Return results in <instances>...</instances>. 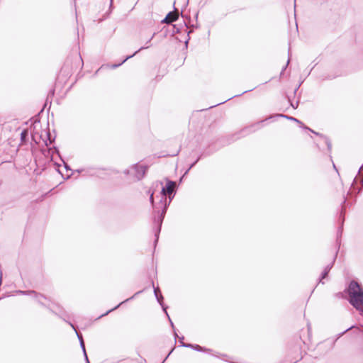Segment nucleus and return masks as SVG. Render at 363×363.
<instances>
[{
  "label": "nucleus",
  "instance_id": "obj_23",
  "mask_svg": "<svg viewBox=\"0 0 363 363\" xmlns=\"http://www.w3.org/2000/svg\"><path fill=\"white\" fill-rule=\"evenodd\" d=\"M64 72H67V65H66L61 69V73Z\"/></svg>",
  "mask_w": 363,
  "mask_h": 363
},
{
  "label": "nucleus",
  "instance_id": "obj_2",
  "mask_svg": "<svg viewBox=\"0 0 363 363\" xmlns=\"http://www.w3.org/2000/svg\"><path fill=\"white\" fill-rule=\"evenodd\" d=\"M347 293L350 296V303L357 310L363 311V289L356 281H351L349 284Z\"/></svg>",
  "mask_w": 363,
  "mask_h": 363
},
{
  "label": "nucleus",
  "instance_id": "obj_29",
  "mask_svg": "<svg viewBox=\"0 0 363 363\" xmlns=\"http://www.w3.org/2000/svg\"><path fill=\"white\" fill-rule=\"evenodd\" d=\"M200 159H201V156H199V157L196 158V160H194V162H195L196 163H197Z\"/></svg>",
  "mask_w": 363,
  "mask_h": 363
},
{
  "label": "nucleus",
  "instance_id": "obj_12",
  "mask_svg": "<svg viewBox=\"0 0 363 363\" xmlns=\"http://www.w3.org/2000/svg\"><path fill=\"white\" fill-rule=\"evenodd\" d=\"M165 313H166V314H167V317H168V318H169V320L170 321V323H171V325H172V328L174 329V337L176 339L178 337V335H177V332H176V330L174 329V324H173L172 321L171 320V319H170L167 312L166 311Z\"/></svg>",
  "mask_w": 363,
  "mask_h": 363
},
{
  "label": "nucleus",
  "instance_id": "obj_1",
  "mask_svg": "<svg viewBox=\"0 0 363 363\" xmlns=\"http://www.w3.org/2000/svg\"><path fill=\"white\" fill-rule=\"evenodd\" d=\"M176 187V182L172 181H167L165 186H162L158 195H155V192L150 193V201L152 206L154 214V223L156 225L155 230V242H157L159 234L161 229V225L166 213L167 206L171 203L174 196V189Z\"/></svg>",
  "mask_w": 363,
  "mask_h": 363
},
{
  "label": "nucleus",
  "instance_id": "obj_25",
  "mask_svg": "<svg viewBox=\"0 0 363 363\" xmlns=\"http://www.w3.org/2000/svg\"><path fill=\"white\" fill-rule=\"evenodd\" d=\"M354 328V326H350V328H348L347 329H346V330L342 333V334H343V333H346L347 331H348V330H351V329H352V328Z\"/></svg>",
  "mask_w": 363,
  "mask_h": 363
},
{
  "label": "nucleus",
  "instance_id": "obj_26",
  "mask_svg": "<svg viewBox=\"0 0 363 363\" xmlns=\"http://www.w3.org/2000/svg\"><path fill=\"white\" fill-rule=\"evenodd\" d=\"M230 99H231V98H230ZM228 100H229V99H228ZM228 101V99H227V100H225V101H223V102H220V103H218V105H219V104H223L224 102H225V101ZM217 106V104H216V105H214V106ZM211 107H213V106H212Z\"/></svg>",
  "mask_w": 363,
  "mask_h": 363
},
{
  "label": "nucleus",
  "instance_id": "obj_10",
  "mask_svg": "<svg viewBox=\"0 0 363 363\" xmlns=\"http://www.w3.org/2000/svg\"><path fill=\"white\" fill-rule=\"evenodd\" d=\"M194 350L198 351V352H211V350L207 349L205 347H203L199 345H194L193 347Z\"/></svg>",
  "mask_w": 363,
  "mask_h": 363
},
{
  "label": "nucleus",
  "instance_id": "obj_14",
  "mask_svg": "<svg viewBox=\"0 0 363 363\" xmlns=\"http://www.w3.org/2000/svg\"><path fill=\"white\" fill-rule=\"evenodd\" d=\"M194 345L189 344V343H184V342H182V345H180L181 347L191 348V349H193Z\"/></svg>",
  "mask_w": 363,
  "mask_h": 363
},
{
  "label": "nucleus",
  "instance_id": "obj_34",
  "mask_svg": "<svg viewBox=\"0 0 363 363\" xmlns=\"http://www.w3.org/2000/svg\"><path fill=\"white\" fill-rule=\"evenodd\" d=\"M22 137H24V133H21Z\"/></svg>",
  "mask_w": 363,
  "mask_h": 363
},
{
  "label": "nucleus",
  "instance_id": "obj_31",
  "mask_svg": "<svg viewBox=\"0 0 363 363\" xmlns=\"http://www.w3.org/2000/svg\"><path fill=\"white\" fill-rule=\"evenodd\" d=\"M172 351H170V352H169V353H168V354H167V356L166 357L165 359H167V358L170 355V354L172 353Z\"/></svg>",
  "mask_w": 363,
  "mask_h": 363
},
{
  "label": "nucleus",
  "instance_id": "obj_20",
  "mask_svg": "<svg viewBox=\"0 0 363 363\" xmlns=\"http://www.w3.org/2000/svg\"><path fill=\"white\" fill-rule=\"evenodd\" d=\"M196 163L195 162H192V164L189 166V167L186 171L185 174H186Z\"/></svg>",
  "mask_w": 363,
  "mask_h": 363
},
{
  "label": "nucleus",
  "instance_id": "obj_4",
  "mask_svg": "<svg viewBox=\"0 0 363 363\" xmlns=\"http://www.w3.org/2000/svg\"><path fill=\"white\" fill-rule=\"evenodd\" d=\"M274 117H277V118H279V117H280V118H287L288 120H290V121H295V122H296V123H299V124L302 125V123H301L299 120H298L297 118H294V117H292V116H286V115H284V114H276L275 116H270L269 117L265 119V121L269 120V119H271V118H274ZM264 121H264H259V122H257V123H254V124H252V125H250V126H248V127H246V128H245L242 130V131H243V132H246V131H247L248 133H252V132H255V131H256L257 130H258V129H259V128H261V126H262V125H261V124H262Z\"/></svg>",
  "mask_w": 363,
  "mask_h": 363
},
{
  "label": "nucleus",
  "instance_id": "obj_9",
  "mask_svg": "<svg viewBox=\"0 0 363 363\" xmlns=\"http://www.w3.org/2000/svg\"><path fill=\"white\" fill-rule=\"evenodd\" d=\"M332 267H333V263H330V264H328V265L325 267V269H324L323 272H322V274H321L320 279H319V283L324 284V282H323V281H322V280H323V279H325V278L328 276V273H329V272L330 271V269H331V268H332Z\"/></svg>",
  "mask_w": 363,
  "mask_h": 363
},
{
  "label": "nucleus",
  "instance_id": "obj_7",
  "mask_svg": "<svg viewBox=\"0 0 363 363\" xmlns=\"http://www.w3.org/2000/svg\"><path fill=\"white\" fill-rule=\"evenodd\" d=\"M178 18L177 12H169L166 17L162 21V23H170L175 21Z\"/></svg>",
  "mask_w": 363,
  "mask_h": 363
},
{
  "label": "nucleus",
  "instance_id": "obj_5",
  "mask_svg": "<svg viewBox=\"0 0 363 363\" xmlns=\"http://www.w3.org/2000/svg\"><path fill=\"white\" fill-rule=\"evenodd\" d=\"M155 35V33H153L152 34H150L149 36L147 37H145V35L143 33H142L140 35V40L141 41H145V45L144 46H142L140 47L138 50H136L133 55H128L123 60H122L121 62L118 63V64H116V65H113L111 66L112 68H116L118 67H119L120 65H121L122 64H123L126 60H128V59L133 57L135 55H136L138 52H139L140 51L143 50H145V49H147L149 48L150 47H151V41L154 38Z\"/></svg>",
  "mask_w": 363,
  "mask_h": 363
},
{
  "label": "nucleus",
  "instance_id": "obj_8",
  "mask_svg": "<svg viewBox=\"0 0 363 363\" xmlns=\"http://www.w3.org/2000/svg\"><path fill=\"white\" fill-rule=\"evenodd\" d=\"M141 292H142V291H138V292H137V293H135V294L132 297H130V298H127L126 300H125V301H123L121 302L119 304H118V305H117L116 306H115L114 308H111V309L108 310V311H106L105 313H104V314L101 315L98 318V319H99V318H101V317H104V316H105V315H108L109 313H111V312H112L113 311L116 310V308H118L119 306H121L123 303L127 302V301H130V300H131V299L134 298L135 296H137L138 294H140Z\"/></svg>",
  "mask_w": 363,
  "mask_h": 363
},
{
  "label": "nucleus",
  "instance_id": "obj_30",
  "mask_svg": "<svg viewBox=\"0 0 363 363\" xmlns=\"http://www.w3.org/2000/svg\"><path fill=\"white\" fill-rule=\"evenodd\" d=\"M69 74H71V70L69 69L67 70V75L68 76Z\"/></svg>",
  "mask_w": 363,
  "mask_h": 363
},
{
  "label": "nucleus",
  "instance_id": "obj_21",
  "mask_svg": "<svg viewBox=\"0 0 363 363\" xmlns=\"http://www.w3.org/2000/svg\"><path fill=\"white\" fill-rule=\"evenodd\" d=\"M86 363H90L86 352L83 353Z\"/></svg>",
  "mask_w": 363,
  "mask_h": 363
},
{
  "label": "nucleus",
  "instance_id": "obj_16",
  "mask_svg": "<svg viewBox=\"0 0 363 363\" xmlns=\"http://www.w3.org/2000/svg\"><path fill=\"white\" fill-rule=\"evenodd\" d=\"M52 152L53 151L51 150V148H49L48 150H47V155H46V157H47V159L50 157H51V160H52Z\"/></svg>",
  "mask_w": 363,
  "mask_h": 363
},
{
  "label": "nucleus",
  "instance_id": "obj_27",
  "mask_svg": "<svg viewBox=\"0 0 363 363\" xmlns=\"http://www.w3.org/2000/svg\"><path fill=\"white\" fill-rule=\"evenodd\" d=\"M184 337L182 336L181 337H179V342H180V344L182 345V342H184L183 340H184Z\"/></svg>",
  "mask_w": 363,
  "mask_h": 363
},
{
  "label": "nucleus",
  "instance_id": "obj_19",
  "mask_svg": "<svg viewBox=\"0 0 363 363\" xmlns=\"http://www.w3.org/2000/svg\"><path fill=\"white\" fill-rule=\"evenodd\" d=\"M55 169V164L50 162L48 164V165L47 166V169Z\"/></svg>",
  "mask_w": 363,
  "mask_h": 363
},
{
  "label": "nucleus",
  "instance_id": "obj_13",
  "mask_svg": "<svg viewBox=\"0 0 363 363\" xmlns=\"http://www.w3.org/2000/svg\"><path fill=\"white\" fill-rule=\"evenodd\" d=\"M324 140H325V144L328 146V150H330L331 147H332V145H331L330 140L328 138H324Z\"/></svg>",
  "mask_w": 363,
  "mask_h": 363
},
{
  "label": "nucleus",
  "instance_id": "obj_24",
  "mask_svg": "<svg viewBox=\"0 0 363 363\" xmlns=\"http://www.w3.org/2000/svg\"><path fill=\"white\" fill-rule=\"evenodd\" d=\"M306 129L309 130L310 131H311L312 133H313L314 134L317 135H320V134H319L318 133H316L313 130H312L311 129L308 128H306Z\"/></svg>",
  "mask_w": 363,
  "mask_h": 363
},
{
  "label": "nucleus",
  "instance_id": "obj_11",
  "mask_svg": "<svg viewBox=\"0 0 363 363\" xmlns=\"http://www.w3.org/2000/svg\"><path fill=\"white\" fill-rule=\"evenodd\" d=\"M68 323L73 328V330L75 331V333H76V334L77 335V337L79 339V343H81V341H84L82 335L77 332L75 326L72 323H70V322H69Z\"/></svg>",
  "mask_w": 363,
  "mask_h": 363
},
{
  "label": "nucleus",
  "instance_id": "obj_35",
  "mask_svg": "<svg viewBox=\"0 0 363 363\" xmlns=\"http://www.w3.org/2000/svg\"><path fill=\"white\" fill-rule=\"evenodd\" d=\"M335 259H333V262H332V263L333 264V262H335Z\"/></svg>",
  "mask_w": 363,
  "mask_h": 363
},
{
  "label": "nucleus",
  "instance_id": "obj_15",
  "mask_svg": "<svg viewBox=\"0 0 363 363\" xmlns=\"http://www.w3.org/2000/svg\"><path fill=\"white\" fill-rule=\"evenodd\" d=\"M46 137H47V140H49L50 143H51L52 141L55 140V138H52V135L49 131L47 132Z\"/></svg>",
  "mask_w": 363,
  "mask_h": 363
},
{
  "label": "nucleus",
  "instance_id": "obj_33",
  "mask_svg": "<svg viewBox=\"0 0 363 363\" xmlns=\"http://www.w3.org/2000/svg\"><path fill=\"white\" fill-rule=\"evenodd\" d=\"M247 91H248V90H247V91H244L242 94L246 93V92H247Z\"/></svg>",
  "mask_w": 363,
  "mask_h": 363
},
{
  "label": "nucleus",
  "instance_id": "obj_17",
  "mask_svg": "<svg viewBox=\"0 0 363 363\" xmlns=\"http://www.w3.org/2000/svg\"><path fill=\"white\" fill-rule=\"evenodd\" d=\"M289 101L290 102V104L291 106L294 108H297L298 106V102L296 101V103H293L291 101V99L289 97Z\"/></svg>",
  "mask_w": 363,
  "mask_h": 363
},
{
  "label": "nucleus",
  "instance_id": "obj_6",
  "mask_svg": "<svg viewBox=\"0 0 363 363\" xmlns=\"http://www.w3.org/2000/svg\"><path fill=\"white\" fill-rule=\"evenodd\" d=\"M154 294H155V296L156 299L157 300L158 303L162 307L163 311L164 312H166L167 307H165L163 304V302H162L163 296L160 293V290L159 287H154Z\"/></svg>",
  "mask_w": 363,
  "mask_h": 363
},
{
  "label": "nucleus",
  "instance_id": "obj_3",
  "mask_svg": "<svg viewBox=\"0 0 363 363\" xmlns=\"http://www.w3.org/2000/svg\"><path fill=\"white\" fill-rule=\"evenodd\" d=\"M146 172V167L143 164H135L124 171V174L129 175L130 179L138 181L143 178Z\"/></svg>",
  "mask_w": 363,
  "mask_h": 363
},
{
  "label": "nucleus",
  "instance_id": "obj_32",
  "mask_svg": "<svg viewBox=\"0 0 363 363\" xmlns=\"http://www.w3.org/2000/svg\"><path fill=\"white\" fill-rule=\"evenodd\" d=\"M213 356H215V357H220V356L217 355V354H212Z\"/></svg>",
  "mask_w": 363,
  "mask_h": 363
},
{
  "label": "nucleus",
  "instance_id": "obj_36",
  "mask_svg": "<svg viewBox=\"0 0 363 363\" xmlns=\"http://www.w3.org/2000/svg\"><path fill=\"white\" fill-rule=\"evenodd\" d=\"M335 259H333V262H332V263L333 264V262H335Z\"/></svg>",
  "mask_w": 363,
  "mask_h": 363
},
{
  "label": "nucleus",
  "instance_id": "obj_28",
  "mask_svg": "<svg viewBox=\"0 0 363 363\" xmlns=\"http://www.w3.org/2000/svg\"><path fill=\"white\" fill-rule=\"evenodd\" d=\"M63 163H64V164H65V168L66 169L71 170V169L68 167V166L67 165V164H66L65 162H63Z\"/></svg>",
  "mask_w": 363,
  "mask_h": 363
},
{
  "label": "nucleus",
  "instance_id": "obj_22",
  "mask_svg": "<svg viewBox=\"0 0 363 363\" xmlns=\"http://www.w3.org/2000/svg\"><path fill=\"white\" fill-rule=\"evenodd\" d=\"M289 60H288L287 62H286V65L283 67L282 70H281V73L286 69L287 65H289Z\"/></svg>",
  "mask_w": 363,
  "mask_h": 363
},
{
  "label": "nucleus",
  "instance_id": "obj_18",
  "mask_svg": "<svg viewBox=\"0 0 363 363\" xmlns=\"http://www.w3.org/2000/svg\"><path fill=\"white\" fill-rule=\"evenodd\" d=\"M79 344H80V347H81V348H82V350L83 351V353L86 352L84 341H81V343H79Z\"/></svg>",
  "mask_w": 363,
  "mask_h": 363
}]
</instances>
